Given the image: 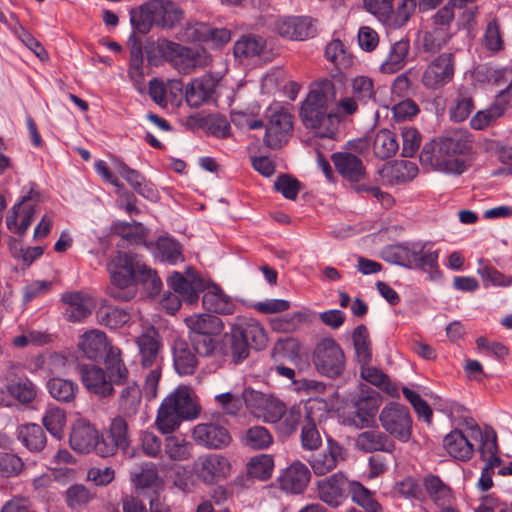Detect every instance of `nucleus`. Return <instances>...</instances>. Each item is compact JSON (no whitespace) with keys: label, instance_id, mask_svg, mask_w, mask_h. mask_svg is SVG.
<instances>
[{"label":"nucleus","instance_id":"obj_1","mask_svg":"<svg viewBox=\"0 0 512 512\" xmlns=\"http://www.w3.org/2000/svg\"><path fill=\"white\" fill-rule=\"evenodd\" d=\"M341 88L340 83L328 78L310 84L299 117L314 136L335 139L340 124L358 112L361 105L350 94L338 97Z\"/></svg>","mask_w":512,"mask_h":512},{"label":"nucleus","instance_id":"obj_2","mask_svg":"<svg viewBox=\"0 0 512 512\" xmlns=\"http://www.w3.org/2000/svg\"><path fill=\"white\" fill-rule=\"evenodd\" d=\"M112 286L109 294L119 301H130L136 295V283H141L149 294L160 292L162 282L155 270L146 266L137 255L117 251L107 264Z\"/></svg>","mask_w":512,"mask_h":512},{"label":"nucleus","instance_id":"obj_3","mask_svg":"<svg viewBox=\"0 0 512 512\" xmlns=\"http://www.w3.org/2000/svg\"><path fill=\"white\" fill-rule=\"evenodd\" d=\"M471 148L472 139L467 130H449L423 146L420 161L437 171L462 174L467 168V163L462 157L468 154Z\"/></svg>","mask_w":512,"mask_h":512},{"label":"nucleus","instance_id":"obj_4","mask_svg":"<svg viewBox=\"0 0 512 512\" xmlns=\"http://www.w3.org/2000/svg\"><path fill=\"white\" fill-rule=\"evenodd\" d=\"M201 407L188 386H179L160 403L154 425L161 434L175 433L184 421L196 419Z\"/></svg>","mask_w":512,"mask_h":512},{"label":"nucleus","instance_id":"obj_5","mask_svg":"<svg viewBox=\"0 0 512 512\" xmlns=\"http://www.w3.org/2000/svg\"><path fill=\"white\" fill-rule=\"evenodd\" d=\"M158 50L182 74H190L197 68H205L212 61L211 55L200 46L187 47L164 39L158 42Z\"/></svg>","mask_w":512,"mask_h":512},{"label":"nucleus","instance_id":"obj_6","mask_svg":"<svg viewBox=\"0 0 512 512\" xmlns=\"http://www.w3.org/2000/svg\"><path fill=\"white\" fill-rule=\"evenodd\" d=\"M388 255L391 262L406 268L438 273V251L427 248L426 243L394 245L389 248Z\"/></svg>","mask_w":512,"mask_h":512},{"label":"nucleus","instance_id":"obj_7","mask_svg":"<svg viewBox=\"0 0 512 512\" xmlns=\"http://www.w3.org/2000/svg\"><path fill=\"white\" fill-rule=\"evenodd\" d=\"M313 363L320 374L329 378H337L345 370V354L335 339L326 337L316 344L313 351Z\"/></svg>","mask_w":512,"mask_h":512},{"label":"nucleus","instance_id":"obj_8","mask_svg":"<svg viewBox=\"0 0 512 512\" xmlns=\"http://www.w3.org/2000/svg\"><path fill=\"white\" fill-rule=\"evenodd\" d=\"M379 422L384 431L401 442H407L412 435V417L409 409L399 403H389L379 414Z\"/></svg>","mask_w":512,"mask_h":512},{"label":"nucleus","instance_id":"obj_9","mask_svg":"<svg viewBox=\"0 0 512 512\" xmlns=\"http://www.w3.org/2000/svg\"><path fill=\"white\" fill-rule=\"evenodd\" d=\"M380 403L378 392L369 387L362 388L361 392L353 399L354 411L343 419V423L356 429L371 427Z\"/></svg>","mask_w":512,"mask_h":512},{"label":"nucleus","instance_id":"obj_10","mask_svg":"<svg viewBox=\"0 0 512 512\" xmlns=\"http://www.w3.org/2000/svg\"><path fill=\"white\" fill-rule=\"evenodd\" d=\"M243 399L247 409L267 423H277L285 412V404L272 395L245 389Z\"/></svg>","mask_w":512,"mask_h":512},{"label":"nucleus","instance_id":"obj_11","mask_svg":"<svg viewBox=\"0 0 512 512\" xmlns=\"http://www.w3.org/2000/svg\"><path fill=\"white\" fill-rule=\"evenodd\" d=\"M39 201V195L33 191L23 196L21 201L9 210L6 217L7 228L23 236L37 213Z\"/></svg>","mask_w":512,"mask_h":512},{"label":"nucleus","instance_id":"obj_12","mask_svg":"<svg viewBox=\"0 0 512 512\" xmlns=\"http://www.w3.org/2000/svg\"><path fill=\"white\" fill-rule=\"evenodd\" d=\"M293 130V117L284 110L274 111L269 116L264 144L271 149L281 148L288 142Z\"/></svg>","mask_w":512,"mask_h":512},{"label":"nucleus","instance_id":"obj_13","mask_svg":"<svg viewBox=\"0 0 512 512\" xmlns=\"http://www.w3.org/2000/svg\"><path fill=\"white\" fill-rule=\"evenodd\" d=\"M230 468L229 460L220 454L203 455L193 463V471L197 478L208 484L228 476Z\"/></svg>","mask_w":512,"mask_h":512},{"label":"nucleus","instance_id":"obj_14","mask_svg":"<svg viewBox=\"0 0 512 512\" xmlns=\"http://www.w3.org/2000/svg\"><path fill=\"white\" fill-rule=\"evenodd\" d=\"M194 442L207 449H223L227 447L232 437L228 429L217 422L199 423L191 433Z\"/></svg>","mask_w":512,"mask_h":512},{"label":"nucleus","instance_id":"obj_15","mask_svg":"<svg viewBox=\"0 0 512 512\" xmlns=\"http://www.w3.org/2000/svg\"><path fill=\"white\" fill-rule=\"evenodd\" d=\"M351 482L344 473H334L317 482L318 496L329 506L338 507L347 499Z\"/></svg>","mask_w":512,"mask_h":512},{"label":"nucleus","instance_id":"obj_16","mask_svg":"<svg viewBox=\"0 0 512 512\" xmlns=\"http://www.w3.org/2000/svg\"><path fill=\"white\" fill-rule=\"evenodd\" d=\"M454 75L453 56L443 53L432 60L422 75V84L428 89H439L448 84Z\"/></svg>","mask_w":512,"mask_h":512},{"label":"nucleus","instance_id":"obj_17","mask_svg":"<svg viewBox=\"0 0 512 512\" xmlns=\"http://www.w3.org/2000/svg\"><path fill=\"white\" fill-rule=\"evenodd\" d=\"M277 33L291 40H305L316 35V23L310 17H286L277 20Z\"/></svg>","mask_w":512,"mask_h":512},{"label":"nucleus","instance_id":"obj_18","mask_svg":"<svg viewBox=\"0 0 512 512\" xmlns=\"http://www.w3.org/2000/svg\"><path fill=\"white\" fill-rule=\"evenodd\" d=\"M346 457L345 449L337 442L329 439L327 447L311 456L309 464L317 476H323L333 471L337 465L344 461Z\"/></svg>","mask_w":512,"mask_h":512},{"label":"nucleus","instance_id":"obj_19","mask_svg":"<svg viewBox=\"0 0 512 512\" xmlns=\"http://www.w3.org/2000/svg\"><path fill=\"white\" fill-rule=\"evenodd\" d=\"M331 160L338 173L351 183H359L366 178V168L359 156L350 151L333 153Z\"/></svg>","mask_w":512,"mask_h":512},{"label":"nucleus","instance_id":"obj_20","mask_svg":"<svg viewBox=\"0 0 512 512\" xmlns=\"http://www.w3.org/2000/svg\"><path fill=\"white\" fill-rule=\"evenodd\" d=\"M311 479L309 468L299 460L292 462L281 473L278 481L280 488L292 494L302 493L308 486Z\"/></svg>","mask_w":512,"mask_h":512},{"label":"nucleus","instance_id":"obj_21","mask_svg":"<svg viewBox=\"0 0 512 512\" xmlns=\"http://www.w3.org/2000/svg\"><path fill=\"white\" fill-rule=\"evenodd\" d=\"M219 80V76L211 74L194 79L185 90L188 105L197 108L203 103L214 100L213 97Z\"/></svg>","mask_w":512,"mask_h":512},{"label":"nucleus","instance_id":"obj_22","mask_svg":"<svg viewBox=\"0 0 512 512\" xmlns=\"http://www.w3.org/2000/svg\"><path fill=\"white\" fill-rule=\"evenodd\" d=\"M140 364L143 368L160 364V350L162 347L160 335L154 327L146 328L136 340Z\"/></svg>","mask_w":512,"mask_h":512},{"label":"nucleus","instance_id":"obj_23","mask_svg":"<svg viewBox=\"0 0 512 512\" xmlns=\"http://www.w3.org/2000/svg\"><path fill=\"white\" fill-rule=\"evenodd\" d=\"M187 277L179 272H174L168 278L169 286L179 294L184 301L193 304L198 301V293L204 289L203 280L194 275V270L189 267L186 271Z\"/></svg>","mask_w":512,"mask_h":512},{"label":"nucleus","instance_id":"obj_24","mask_svg":"<svg viewBox=\"0 0 512 512\" xmlns=\"http://www.w3.org/2000/svg\"><path fill=\"white\" fill-rule=\"evenodd\" d=\"M355 448L365 453H393L396 445L392 438L378 428L365 430L355 438Z\"/></svg>","mask_w":512,"mask_h":512},{"label":"nucleus","instance_id":"obj_25","mask_svg":"<svg viewBox=\"0 0 512 512\" xmlns=\"http://www.w3.org/2000/svg\"><path fill=\"white\" fill-rule=\"evenodd\" d=\"M66 305L64 315L70 322H80L88 317L95 308L94 299L82 292H69L62 296Z\"/></svg>","mask_w":512,"mask_h":512},{"label":"nucleus","instance_id":"obj_26","mask_svg":"<svg viewBox=\"0 0 512 512\" xmlns=\"http://www.w3.org/2000/svg\"><path fill=\"white\" fill-rule=\"evenodd\" d=\"M81 380L88 391L99 397H109L113 394L114 388L111 381L107 379L105 371L96 365L80 366Z\"/></svg>","mask_w":512,"mask_h":512},{"label":"nucleus","instance_id":"obj_27","mask_svg":"<svg viewBox=\"0 0 512 512\" xmlns=\"http://www.w3.org/2000/svg\"><path fill=\"white\" fill-rule=\"evenodd\" d=\"M249 344L241 336V332L231 326L230 332L225 333L219 345L218 352L224 357L231 358L235 364L242 362L249 356Z\"/></svg>","mask_w":512,"mask_h":512},{"label":"nucleus","instance_id":"obj_28","mask_svg":"<svg viewBox=\"0 0 512 512\" xmlns=\"http://www.w3.org/2000/svg\"><path fill=\"white\" fill-rule=\"evenodd\" d=\"M325 408V402L320 400H310L305 405L307 423L301 430V444L304 449L316 450L321 445V436L315 425L314 411H322Z\"/></svg>","mask_w":512,"mask_h":512},{"label":"nucleus","instance_id":"obj_29","mask_svg":"<svg viewBox=\"0 0 512 512\" xmlns=\"http://www.w3.org/2000/svg\"><path fill=\"white\" fill-rule=\"evenodd\" d=\"M97 439L98 431L86 421L79 420L72 427L69 443L74 451L86 454L94 449Z\"/></svg>","mask_w":512,"mask_h":512},{"label":"nucleus","instance_id":"obj_30","mask_svg":"<svg viewBox=\"0 0 512 512\" xmlns=\"http://www.w3.org/2000/svg\"><path fill=\"white\" fill-rule=\"evenodd\" d=\"M189 336H219L224 330L223 321L212 314H194L185 318Z\"/></svg>","mask_w":512,"mask_h":512},{"label":"nucleus","instance_id":"obj_31","mask_svg":"<svg viewBox=\"0 0 512 512\" xmlns=\"http://www.w3.org/2000/svg\"><path fill=\"white\" fill-rule=\"evenodd\" d=\"M234 327L241 332V336L256 350H262L267 346L268 337L263 326L253 318L237 317Z\"/></svg>","mask_w":512,"mask_h":512},{"label":"nucleus","instance_id":"obj_32","mask_svg":"<svg viewBox=\"0 0 512 512\" xmlns=\"http://www.w3.org/2000/svg\"><path fill=\"white\" fill-rule=\"evenodd\" d=\"M189 343L181 338H177L172 344L173 364L175 370L180 375L193 374L198 366V359Z\"/></svg>","mask_w":512,"mask_h":512},{"label":"nucleus","instance_id":"obj_33","mask_svg":"<svg viewBox=\"0 0 512 512\" xmlns=\"http://www.w3.org/2000/svg\"><path fill=\"white\" fill-rule=\"evenodd\" d=\"M78 347L90 360L105 358L110 348L105 333L96 329L85 332L79 340Z\"/></svg>","mask_w":512,"mask_h":512},{"label":"nucleus","instance_id":"obj_34","mask_svg":"<svg viewBox=\"0 0 512 512\" xmlns=\"http://www.w3.org/2000/svg\"><path fill=\"white\" fill-rule=\"evenodd\" d=\"M18 441L30 452H41L46 444L47 437L42 427L35 423L21 424L17 427Z\"/></svg>","mask_w":512,"mask_h":512},{"label":"nucleus","instance_id":"obj_35","mask_svg":"<svg viewBox=\"0 0 512 512\" xmlns=\"http://www.w3.org/2000/svg\"><path fill=\"white\" fill-rule=\"evenodd\" d=\"M443 446L450 456L461 461H468L474 452L473 444L466 434L458 429L445 436Z\"/></svg>","mask_w":512,"mask_h":512},{"label":"nucleus","instance_id":"obj_36","mask_svg":"<svg viewBox=\"0 0 512 512\" xmlns=\"http://www.w3.org/2000/svg\"><path fill=\"white\" fill-rule=\"evenodd\" d=\"M142 393L139 386L132 382L124 387L119 395L118 410L120 415L132 420L140 411Z\"/></svg>","mask_w":512,"mask_h":512},{"label":"nucleus","instance_id":"obj_37","mask_svg":"<svg viewBox=\"0 0 512 512\" xmlns=\"http://www.w3.org/2000/svg\"><path fill=\"white\" fill-rule=\"evenodd\" d=\"M115 169L138 194L147 199L155 198V189L139 171L128 167L121 160H115Z\"/></svg>","mask_w":512,"mask_h":512},{"label":"nucleus","instance_id":"obj_38","mask_svg":"<svg viewBox=\"0 0 512 512\" xmlns=\"http://www.w3.org/2000/svg\"><path fill=\"white\" fill-rule=\"evenodd\" d=\"M152 1L155 26L172 28L182 19L183 12L175 3L162 0Z\"/></svg>","mask_w":512,"mask_h":512},{"label":"nucleus","instance_id":"obj_39","mask_svg":"<svg viewBox=\"0 0 512 512\" xmlns=\"http://www.w3.org/2000/svg\"><path fill=\"white\" fill-rule=\"evenodd\" d=\"M410 44L407 39L395 42L389 50L386 60L381 65L383 73H395L402 69L408 59Z\"/></svg>","mask_w":512,"mask_h":512},{"label":"nucleus","instance_id":"obj_40","mask_svg":"<svg viewBox=\"0 0 512 512\" xmlns=\"http://www.w3.org/2000/svg\"><path fill=\"white\" fill-rule=\"evenodd\" d=\"M202 303L206 309L217 314L230 315L235 309L231 298L217 286L203 295Z\"/></svg>","mask_w":512,"mask_h":512},{"label":"nucleus","instance_id":"obj_41","mask_svg":"<svg viewBox=\"0 0 512 512\" xmlns=\"http://www.w3.org/2000/svg\"><path fill=\"white\" fill-rule=\"evenodd\" d=\"M164 453L172 461H186L192 457V443L183 436L166 434Z\"/></svg>","mask_w":512,"mask_h":512},{"label":"nucleus","instance_id":"obj_42","mask_svg":"<svg viewBox=\"0 0 512 512\" xmlns=\"http://www.w3.org/2000/svg\"><path fill=\"white\" fill-rule=\"evenodd\" d=\"M399 150L397 136L389 129L379 130L373 141L374 155L382 160L393 157Z\"/></svg>","mask_w":512,"mask_h":512},{"label":"nucleus","instance_id":"obj_43","mask_svg":"<svg viewBox=\"0 0 512 512\" xmlns=\"http://www.w3.org/2000/svg\"><path fill=\"white\" fill-rule=\"evenodd\" d=\"M47 389L51 397L62 403H71L78 393V385L72 380L60 377L51 378L47 382Z\"/></svg>","mask_w":512,"mask_h":512},{"label":"nucleus","instance_id":"obj_44","mask_svg":"<svg viewBox=\"0 0 512 512\" xmlns=\"http://www.w3.org/2000/svg\"><path fill=\"white\" fill-rule=\"evenodd\" d=\"M104 362L111 384H124L128 379L129 372L120 358V350L114 347L109 348Z\"/></svg>","mask_w":512,"mask_h":512},{"label":"nucleus","instance_id":"obj_45","mask_svg":"<svg viewBox=\"0 0 512 512\" xmlns=\"http://www.w3.org/2000/svg\"><path fill=\"white\" fill-rule=\"evenodd\" d=\"M356 360L359 364H370L372 361L371 340L365 325H358L352 334Z\"/></svg>","mask_w":512,"mask_h":512},{"label":"nucleus","instance_id":"obj_46","mask_svg":"<svg viewBox=\"0 0 512 512\" xmlns=\"http://www.w3.org/2000/svg\"><path fill=\"white\" fill-rule=\"evenodd\" d=\"M416 7L417 0H401L396 9H393L392 3L390 13L381 22L392 28L403 27L414 14Z\"/></svg>","mask_w":512,"mask_h":512},{"label":"nucleus","instance_id":"obj_47","mask_svg":"<svg viewBox=\"0 0 512 512\" xmlns=\"http://www.w3.org/2000/svg\"><path fill=\"white\" fill-rule=\"evenodd\" d=\"M42 423L53 437L59 440L64 437L67 417L63 409L50 406L42 417Z\"/></svg>","mask_w":512,"mask_h":512},{"label":"nucleus","instance_id":"obj_48","mask_svg":"<svg viewBox=\"0 0 512 512\" xmlns=\"http://www.w3.org/2000/svg\"><path fill=\"white\" fill-rule=\"evenodd\" d=\"M241 443L252 450H264L272 445L273 436L265 427L253 426L245 431Z\"/></svg>","mask_w":512,"mask_h":512},{"label":"nucleus","instance_id":"obj_49","mask_svg":"<svg viewBox=\"0 0 512 512\" xmlns=\"http://www.w3.org/2000/svg\"><path fill=\"white\" fill-rule=\"evenodd\" d=\"M130 22L135 32L147 34L155 25L153 1L147 2L137 9H132Z\"/></svg>","mask_w":512,"mask_h":512},{"label":"nucleus","instance_id":"obj_50","mask_svg":"<svg viewBox=\"0 0 512 512\" xmlns=\"http://www.w3.org/2000/svg\"><path fill=\"white\" fill-rule=\"evenodd\" d=\"M361 106L375 100L373 80L367 76H357L351 80L349 93Z\"/></svg>","mask_w":512,"mask_h":512},{"label":"nucleus","instance_id":"obj_51","mask_svg":"<svg viewBox=\"0 0 512 512\" xmlns=\"http://www.w3.org/2000/svg\"><path fill=\"white\" fill-rule=\"evenodd\" d=\"M384 172L390 183L399 184L413 180L418 174V167L414 162L400 160L387 167Z\"/></svg>","mask_w":512,"mask_h":512},{"label":"nucleus","instance_id":"obj_52","mask_svg":"<svg viewBox=\"0 0 512 512\" xmlns=\"http://www.w3.org/2000/svg\"><path fill=\"white\" fill-rule=\"evenodd\" d=\"M481 441L479 453L481 459L490 467H499L501 459L498 456L497 436L494 431H486L478 436Z\"/></svg>","mask_w":512,"mask_h":512},{"label":"nucleus","instance_id":"obj_53","mask_svg":"<svg viewBox=\"0 0 512 512\" xmlns=\"http://www.w3.org/2000/svg\"><path fill=\"white\" fill-rule=\"evenodd\" d=\"M352 501L367 512H381L382 506L376 501L373 493L360 482L352 481L349 489Z\"/></svg>","mask_w":512,"mask_h":512},{"label":"nucleus","instance_id":"obj_54","mask_svg":"<svg viewBox=\"0 0 512 512\" xmlns=\"http://www.w3.org/2000/svg\"><path fill=\"white\" fill-rule=\"evenodd\" d=\"M424 487L434 501V503L441 507L443 505L451 504L452 495L450 488L445 485L438 476L429 475L424 478Z\"/></svg>","mask_w":512,"mask_h":512},{"label":"nucleus","instance_id":"obj_55","mask_svg":"<svg viewBox=\"0 0 512 512\" xmlns=\"http://www.w3.org/2000/svg\"><path fill=\"white\" fill-rule=\"evenodd\" d=\"M265 41L257 35L242 36L234 44V55L237 58H249L261 54Z\"/></svg>","mask_w":512,"mask_h":512},{"label":"nucleus","instance_id":"obj_56","mask_svg":"<svg viewBox=\"0 0 512 512\" xmlns=\"http://www.w3.org/2000/svg\"><path fill=\"white\" fill-rule=\"evenodd\" d=\"M325 57L339 70L348 69L353 64L352 56L346 52L344 44L338 39L332 40L327 44Z\"/></svg>","mask_w":512,"mask_h":512},{"label":"nucleus","instance_id":"obj_57","mask_svg":"<svg viewBox=\"0 0 512 512\" xmlns=\"http://www.w3.org/2000/svg\"><path fill=\"white\" fill-rule=\"evenodd\" d=\"M274 469V460L271 455L260 454L250 459L247 470L250 476L260 480H267L271 477Z\"/></svg>","mask_w":512,"mask_h":512},{"label":"nucleus","instance_id":"obj_58","mask_svg":"<svg viewBox=\"0 0 512 512\" xmlns=\"http://www.w3.org/2000/svg\"><path fill=\"white\" fill-rule=\"evenodd\" d=\"M8 391L13 398L22 404L31 403L37 396L36 385L28 378L19 379L8 386Z\"/></svg>","mask_w":512,"mask_h":512},{"label":"nucleus","instance_id":"obj_59","mask_svg":"<svg viewBox=\"0 0 512 512\" xmlns=\"http://www.w3.org/2000/svg\"><path fill=\"white\" fill-rule=\"evenodd\" d=\"M157 256L171 264L183 261L180 245L169 237H160L156 242Z\"/></svg>","mask_w":512,"mask_h":512},{"label":"nucleus","instance_id":"obj_60","mask_svg":"<svg viewBox=\"0 0 512 512\" xmlns=\"http://www.w3.org/2000/svg\"><path fill=\"white\" fill-rule=\"evenodd\" d=\"M92 498L93 495L91 492L82 484L70 486L65 493L66 504L73 510L82 509Z\"/></svg>","mask_w":512,"mask_h":512},{"label":"nucleus","instance_id":"obj_61","mask_svg":"<svg viewBox=\"0 0 512 512\" xmlns=\"http://www.w3.org/2000/svg\"><path fill=\"white\" fill-rule=\"evenodd\" d=\"M448 39L449 35L445 27H435L423 34L422 46L424 51L436 53L446 45Z\"/></svg>","mask_w":512,"mask_h":512},{"label":"nucleus","instance_id":"obj_62","mask_svg":"<svg viewBox=\"0 0 512 512\" xmlns=\"http://www.w3.org/2000/svg\"><path fill=\"white\" fill-rule=\"evenodd\" d=\"M131 480L138 488H148L154 486L158 480L157 468L153 463H146L131 473Z\"/></svg>","mask_w":512,"mask_h":512},{"label":"nucleus","instance_id":"obj_63","mask_svg":"<svg viewBox=\"0 0 512 512\" xmlns=\"http://www.w3.org/2000/svg\"><path fill=\"white\" fill-rule=\"evenodd\" d=\"M473 108L472 97L466 91L459 90L455 104L450 109L451 118L456 122L464 121L470 115Z\"/></svg>","mask_w":512,"mask_h":512},{"label":"nucleus","instance_id":"obj_64","mask_svg":"<svg viewBox=\"0 0 512 512\" xmlns=\"http://www.w3.org/2000/svg\"><path fill=\"white\" fill-rule=\"evenodd\" d=\"M127 418L116 416L110 425L108 435L115 441L120 449L125 451L129 446Z\"/></svg>","mask_w":512,"mask_h":512}]
</instances>
